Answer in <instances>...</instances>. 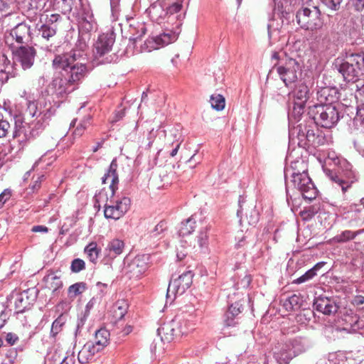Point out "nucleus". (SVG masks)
<instances>
[{
    "label": "nucleus",
    "mask_w": 364,
    "mask_h": 364,
    "mask_svg": "<svg viewBox=\"0 0 364 364\" xmlns=\"http://www.w3.org/2000/svg\"><path fill=\"white\" fill-rule=\"evenodd\" d=\"M77 47L79 49L73 48L70 53L55 55L53 60L54 69L62 70L49 83L45 91L53 102L56 99H63L73 92L90 70L86 63V44L80 42Z\"/></svg>",
    "instance_id": "1"
},
{
    "label": "nucleus",
    "mask_w": 364,
    "mask_h": 364,
    "mask_svg": "<svg viewBox=\"0 0 364 364\" xmlns=\"http://www.w3.org/2000/svg\"><path fill=\"white\" fill-rule=\"evenodd\" d=\"M55 109L50 107L43 110H39L37 103L35 101H28L27 108L25 111L26 126L30 129V134L36 136L42 132L48 124Z\"/></svg>",
    "instance_id": "2"
},
{
    "label": "nucleus",
    "mask_w": 364,
    "mask_h": 364,
    "mask_svg": "<svg viewBox=\"0 0 364 364\" xmlns=\"http://www.w3.org/2000/svg\"><path fill=\"white\" fill-rule=\"evenodd\" d=\"M308 114L315 124L327 129L336 125L340 119L338 109L331 104L310 106Z\"/></svg>",
    "instance_id": "3"
},
{
    "label": "nucleus",
    "mask_w": 364,
    "mask_h": 364,
    "mask_svg": "<svg viewBox=\"0 0 364 364\" xmlns=\"http://www.w3.org/2000/svg\"><path fill=\"white\" fill-rule=\"evenodd\" d=\"M338 72L347 82H356L364 75V53L347 55L341 63L336 64Z\"/></svg>",
    "instance_id": "4"
},
{
    "label": "nucleus",
    "mask_w": 364,
    "mask_h": 364,
    "mask_svg": "<svg viewBox=\"0 0 364 364\" xmlns=\"http://www.w3.org/2000/svg\"><path fill=\"white\" fill-rule=\"evenodd\" d=\"M115 42V33L112 29L100 34L94 44L93 55L98 63H110V57L106 56L112 49Z\"/></svg>",
    "instance_id": "5"
},
{
    "label": "nucleus",
    "mask_w": 364,
    "mask_h": 364,
    "mask_svg": "<svg viewBox=\"0 0 364 364\" xmlns=\"http://www.w3.org/2000/svg\"><path fill=\"white\" fill-rule=\"evenodd\" d=\"M299 25L306 30L321 29L323 21L321 18V12L316 6L312 8L304 7L299 9L296 15Z\"/></svg>",
    "instance_id": "6"
},
{
    "label": "nucleus",
    "mask_w": 364,
    "mask_h": 364,
    "mask_svg": "<svg viewBox=\"0 0 364 364\" xmlns=\"http://www.w3.org/2000/svg\"><path fill=\"white\" fill-rule=\"evenodd\" d=\"M274 69H276L280 79L288 87L298 79L299 75L301 74V65L296 59L289 58L284 64L274 66Z\"/></svg>",
    "instance_id": "7"
},
{
    "label": "nucleus",
    "mask_w": 364,
    "mask_h": 364,
    "mask_svg": "<svg viewBox=\"0 0 364 364\" xmlns=\"http://www.w3.org/2000/svg\"><path fill=\"white\" fill-rule=\"evenodd\" d=\"M193 274L191 270H188L177 278L172 279L167 289V297L171 294L175 296L177 294L182 295L188 289L193 282Z\"/></svg>",
    "instance_id": "8"
},
{
    "label": "nucleus",
    "mask_w": 364,
    "mask_h": 364,
    "mask_svg": "<svg viewBox=\"0 0 364 364\" xmlns=\"http://www.w3.org/2000/svg\"><path fill=\"white\" fill-rule=\"evenodd\" d=\"M14 61L19 64L23 70L31 68L36 56V50L32 46H21L14 52Z\"/></svg>",
    "instance_id": "9"
},
{
    "label": "nucleus",
    "mask_w": 364,
    "mask_h": 364,
    "mask_svg": "<svg viewBox=\"0 0 364 364\" xmlns=\"http://www.w3.org/2000/svg\"><path fill=\"white\" fill-rule=\"evenodd\" d=\"M130 204V199L124 197L111 205H106L104 210L105 218L114 220L119 219L129 210Z\"/></svg>",
    "instance_id": "10"
},
{
    "label": "nucleus",
    "mask_w": 364,
    "mask_h": 364,
    "mask_svg": "<svg viewBox=\"0 0 364 364\" xmlns=\"http://www.w3.org/2000/svg\"><path fill=\"white\" fill-rule=\"evenodd\" d=\"M292 177L291 182H312L306 169V164L303 159L291 162V168L285 171V177L288 174Z\"/></svg>",
    "instance_id": "11"
},
{
    "label": "nucleus",
    "mask_w": 364,
    "mask_h": 364,
    "mask_svg": "<svg viewBox=\"0 0 364 364\" xmlns=\"http://www.w3.org/2000/svg\"><path fill=\"white\" fill-rule=\"evenodd\" d=\"M9 38L15 40L18 44L28 45L32 41V33L31 27L26 23H17L14 27L11 30L9 36H6V41L8 42Z\"/></svg>",
    "instance_id": "12"
},
{
    "label": "nucleus",
    "mask_w": 364,
    "mask_h": 364,
    "mask_svg": "<svg viewBox=\"0 0 364 364\" xmlns=\"http://www.w3.org/2000/svg\"><path fill=\"white\" fill-rule=\"evenodd\" d=\"M147 255H138L135 257L125 267L124 271L129 278L140 277L148 269Z\"/></svg>",
    "instance_id": "13"
},
{
    "label": "nucleus",
    "mask_w": 364,
    "mask_h": 364,
    "mask_svg": "<svg viewBox=\"0 0 364 364\" xmlns=\"http://www.w3.org/2000/svg\"><path fill=\"white\" fill-rule=\"evenodd\" d=\"M178 33L170 31L168 33H164L159 36L148 38L144 46L146 49L150 52L152 50L159 49L160 47L168 45L169 43L175 41L178 38Z\"/></svg>",
    "instance_id": "14"
},
{
    "label": "nucleus",
    "mask_w": 364,
    "mask_h": 364,
    "mask_svg": "<svg viewBox=\"0 0 364 364\" xmlns=\"http://www.w3.org/2000/svg\"><path fill=\"white\" fill-rule=\"evenodd\" d=\"M273 355L278 364H289L296 357L287 342L278 343L273 349Z\"/></svg>",
    "instance_id": "15"
},
{
    "label": "nucleus",
    "mask_w": 364,
    "mask_h": 364,
    "mask_svg": "<svg viewBox=\"0 0 364 364\" xmlns=\"http://www.w3.org/2000/svg\"><path fill=\"white\" fill-rule=\"evenodd\" d=\"M38 35L41 37L44 49L48 51L51 50L55 38L56 26L43 24L38 29Z\"/></svg>",
    "instance_id": "16"
},
{
    "label": "nucleus",
    "mask_w": 364,
    "mask_h": 364,
    "mask_svg": "<svg viewBox=\"0 0 364 364\" xmlns=\"http://www.w3.org/2000/svg\"><path fill=\"white\" fill-rule=\"evenodd\" d=\"M314 307L318 311L325 315H331L337 312L338 306L336 302L328 297H317L314 303Z\"/></svg>",
    "instance_id": "17"
},
{
    "label": "nucleus",
    "mask_w": 364,
    "mask_h": 364,
    "mask_svg": "<svg viewBox=\"0 0 364 364\" xmlns=\"http://www.w3.org/2000/svg\"><path fill=\"white\" fill-rule=\"evenodd\" d=\"M339 98V92L336 87H323L317 91V99L320 105L331 104L336 102Z\"/></svg>",
    "instance_id": "18"
},
{
    "label": "nucleus",
    "mask_w": 364,
    "mask_h": 364,
    "mask_svg": "<svg viewBox=\"0 0 364 364\" xmlns=\"http://www.w3.org/2000/svg\"><path fill=\"white\" fill-rule=\"evenodd\" d=\"M324 139L322 136L318 134V130L316 127L315 124L314 122L311 121L308 131L306 132V139L302 146H311L316 147L321 145Z\"/></svg>",
    "instance_id": "19"
},
{
    "label": "nucleus",
    "mask_w": 364,
    "mask_h": 364,
    "mask_svg": "<svg viewBox=\"0 0 364 364\" xmlns=\"http://www.w3.org/2000/svg\"><path fill=\"white\" fill-rule=\"evenodd\" d=\"M294 186L292 189L298 191L303 198L308 201H311L316 198L318 193L317 188L314 183H291Z\"/></svg>",
    "instance_id": "20"
},
{
    "label": "nucleus",
    "mask_w": 364,
    "mask_h": 364,
    "mask_svg": "<svg viewBox=\"0 0 364 364\" xmlns=\"http://www.w3.org/2000/svg\"><path fill=\"white\" fill-rule=\"evenodd\" d=\"M294 102H298L301 105H306L309 98L310 92L308 86L303 82H298L295 85L294 90L291 92Z\"/></svg>",
    "instance_id": "21"
},
{
    "label": "nucleus",
    "mask_w": 364,
    "mask_h": 364,
    "mask_svg": "<svg viewBox=\"0 0 364 364\" xmlns=\"http://www.w3.org/2000/svg\"><path fill=\"white\" fill-rule=\"evenodd\" d=\"M287 342L291 346V348L295 354V356L304 353L311 345V341L306 337H296Z\"/></svg>",
    "instance_id": "22"
},
{
    "label": "nucleus",
    "mask_w": 364,
    "mask_h": 364,
    "mask_svg": "<svg viewBox=\"0 0 364 364\" xmlns=\"http://www.w3.org/2000/svg\"><path fill=\"white\" fill-rule=\"evenodd\" d=\"M99 351L94 347L92 343L87 342L78 353V361L81 364L88 363L93 360L95 355Z\"/></svg>",
    "instance_id": "23"
},
{
    "label": "nucleus",
    "mask_w": 364,
    "mask_h": 364,
    "mask_svg": "<svg viewBox=\"0 0 364 364\" xmlns=\"http://www.w3.org/2000/svg\"><path fill=\"white\" fill-rule=\"evenodd\" d=\"M109 332L105 328H100L95 332L94 341H90L92 343L94 347L100 352L107 346L109 343Z\"/></svg>",
    "instance_id": "24"
},
{
    "label": "nucleus",
    "mask_w": 364,
    "mask_h": 364,
    "mask_svg": "<svg viewBox=\"0 0 364 364\" xmlns=\"http://www.w3.org/2000/svg\"><path fill=\"white\" fill-rule=\"evenodd\" d=\"M124 247V242L119 239L110 241L105 250V256L112 259L122 253Z\"/></svg>",
    "instance_id": "25"
},
{
    "label": "nucleus",
    "mask_w": 364,
    "mask_h": 364,
    "mask_svg": "<svg viewBox=\"0 0 364 364\" xmlns=\"http://www.w3.org/2000/svg\"><path fill=\"white\" fill-rule=\"evenodd\" d=\"M309 127V124L307 122H301L289 131V136L292 137L293 140L296 136L297 138L298 145L302 146L304 144L306 132H307Z\"/></svg>",
    "instance_id": "26"
},
{
    "label": "nucleus",
    "mask_w": 364,
    "mask_h": 364,
    "mask_svg": "<svg viewBox=\"0 0 364 364\" xmlns=\"http://www.w3.org/2000/svg\"><path fill=\"white\" fill-rule=\"evenodd\" d=\"M33 301L34 299H30L28 296V291H23L16 295L14 301L15 309L18 313L23 312L25 309H28Z\"/></svg>",
    "instance_id": "27"
},
{
    "label": "nucleus",
    "mask_w": 364,
    "mask_h": 364,
    "mask_svg": "<svg viewBox=\"0 0 364 364\" xmlns=\"http://www.w3.org/2000/svg\"><path fill=\"white\" fill-rule=\"evenodd\" d=\"M336 166L347 179L351 180L350 182H354V180H358V173L353 168V166L346 159L343 158Z\"/></svg>",
    "instance_id": "28"
},
{
    "label": "nucleus",
    "mask_w": 364,
    "mask_h": 364,
    "mask_svg": "<svg viewBox=\"0 0 364 364\" xmlns=\"http://www.w3.org/2000/svg\"><path fill=\"white\" fill-rule=\"evenodd\" d=\"M119 171L118 170V164L116 159H114L107 171L102 178V182H118Z\"/></svg>",
    "instance_id": "29"
},
{
    "label": "nucleus",
    "mask_w": 364,
    "mask_h": 364,
    "mask_svg": "<svg viewBox=\"0 0 364 364\" xmlns=\"http://www.w3.org/2000/svg\"><path fill=\"white\" fill-rule=\"evenodd\" d=\"M92 117L90 114L85 116L76 126L73 132L74 138L80 137L85 132V129L91 125Z\"/></svg>",
    "instance_id": "30"
},
{
    "label": "nucleus",
    "mask_w": 364,
    "mask_h": 364,
    "mask_svg": "<svg viewBox=\"0 0 364 364\" xmlns=\"http://www.w3.org/2000/svg\"><path fill=\"white\" fill-rule=\"evenodd\" d=\"M41 161V159L36 161L34 164L33 165L32 168L26 172V173L23 176V181H27L28 180L33 181V182H42L44 180H46V178L44 174L43 173H37L35 174L34 171L36 170V168L38 166V164Z\"/></svg>",
    "instance_id": "31"
},
{
    "label": "nucleus",
    "mask_w": 364,
    "mask_h": 364,
    "mask_svg": "<svg viewBox=\"0 0 364 364\" xmlns=\"http://www.w3.org/2000/svg\"><path fill=\"white\" fill-rule=\"evenodd\" d=\"M196 220L192 215L191 218L187 219L185 222H182L178 230V234L180 236H186L190 235L194 231L196 228Z\"/></svg>",
    "instance_id": "32"
},
{
    "label": "nucleus",
    "mask_w": 364,
    "mask_h": 364,
    "mask_svg": "<svg viewBox=\"0 0 364 364\" xmlns=\"http://www.w3.org/2000/svg\"><path fill=\"white\" fill-rule=\"evenodd\" d=\"M44 279L50 289L53 291L58 290L63 286L62 281L60 277L57 276L55 273L50 272L48 274Z\"/></svg>",
    "instance_id": "33"
},
{
    "label": "nucleus",
    "mask_w": 364,
    "mask_h": 364,
    "mask_svg": "<svg viewBox=\"0 0 364 364\" xmlns=\"http://www.w3.org/2000/svg\"><path fill=\"white\" fill-rule=\"evenodd\" d=\"M364 232V230H359L355 232L351 230H345L341 234L333 237V240L337 242H346L354 239L357 235Z\"/></svg>",
    "instance_id": "34"
},
{
    "label": "nucleus",
    "mask_w": 364,
    "mask_h": 364,
    "mask_svg": "<svg viewBox=\"0 0 364 364\" xmlns=\"http://www.w3.org/2000/svg\"><path fill=\"white\" fill-rule=\"evenodd\" d=\"M66 316L60 314L52 323L50 336L55 338L63 329L66 322Z\"/></svg>",
    "instance_id": "35"
},
{
    "label": "nucleus",
    "mask_w": 364,
    "mask_h": 364,
    "mask_svg": "<svg viewBox=\"0 0 364 364\" xmlns=\"http://www.w3.org/2000/svg\"><path fill=\"white\" fill-rule=\"evenodd\" d=\"M85 252L87 254L88 259L92 263H96L100 250L97 248V245L95 242H90L85 248Z\"/></svg>",
    "instance_id": "36"
},
{
    "label": "nucleus",
    "mask_w": 364,
    "mask_h": 364,
    "mask_svg": "<svg viewBox=\"0 0 364 364\" xmlns=\"http://www.w3.org/2000/svg\"><path fill=\"white\" fill-rule=\"evenodd\" d=\"M14 130L13 132V137L17 138L23 134L24 136H27L26 126L21 116H16L14 119Z\"/></svg>",
    "instance_id": "37"
},
{
    "label": "nucleus",
    "mask_w": 364,
    "mask_h": 364,
    "mask_svg": "<svg viewBox=\"0 0 364 364\" xmlns=\"http://www.w3.org/2000/svg\"><path fill=\"white\" fill-rule=\"evenodd\" d=\"M146 31V29L145 26L141 23H138V26L136 28L131 26L129 30L131 33L129 41L133 43H136L137 41L141 39V38L145 34Z\"/></svg>",
    "instance_id": "38"
},
{
    "label": "nucleus",
    "mask_w": 364,
    "mask_h": 364,
    "mask_svg": "<svg viewBox=\"0 0 364 364\" xmlns=\"http://www.w3.org/2000/svg\"><path fill=\"white\" fill-rule=\"evenodd\" d=\"M211 107L217 110L221 111L225 108V97L220 94L212 95L210 99Z\"/></svg>",
    "instance_id": "39"
},
{
    "label": "nucleus",
    "mask_w": 364,
    "mask_h": 364,
    "mask_svg": "<svg viewBox=\"0 0 364 364\" xmlns=\"http://www.w3.org/2000/svg\"><path fill=\"white\" fill-rule=\"evenodd\" d=\"M127 311V304L124 301H118L113 307L114 316L117 320L122 319Z\"/></svg>",
    "instance_id": "40"
},
{
    "label": "nucleus",
    "mask_w": 364,
    "mask_h": 364,
    "mask_svg": "<svg viewBox=\"0 0 364 364\" xmlns=\"http://www.w3.org/2000/svg\"><path fill=\"white\" fill-rule=\"evenodd\" d=\"M318 211V208L316 205H311L305 208L303 210H301L299 215L303 220L309 221L314 218Z\"/></svg>",
    "instance_id": "41"
},
{
    "label": "nucleus",
    "mask_w": 364,
    "mask_h": 364,
    "mask_svg": "<svg viewBox=\"0 0 364 364\" xmlns=\"http://www.w3.org/2000/svg\"><path fill=\"white\" fill-rule=\"evenodd\" d=\"M86 289V284L84 282H77L71 285L68 288V294L71 298H75L82 294Z\"/></svg>",
    "instance_id": "42"
},
{
    "label": "nucleus",
    "mask_w": 364,
    "mask_h": 364,
    "mask_svg": "<svg viewBox=\"0 0 364 364\" xmlns=\"http://www.w3.org/2000/svg\"><path fill=\"white\" fill-rule=\"evenodd\" d=\"M238 324V318L236 317H233L232 316L228 315L225 313L224 316V320H223V331H225V328H228L230 327H235Z\"/></svg>",
    "instance_id": "43"
},
{
    "label": "nucleus",
    "mask_w": 364,
    "mask_h": 364,
    "mask_svg": "<svg viewBox=\"0 0 364 364\" xmlns=\"http://www.w3.org/2000/svg\"><path fill=\"white\" fill-rule=\"evenodd\" d=\"M355 124L361 129H364V107H358L356 116L354 118Z\"/></svg>",
    "instance_id": "44"
},
{
    "label": "nucleus",
    "mask_w": 364,
    "mask_h": 364,
    "mask_svg": "<svg viewBox=\"0 0 364 364\" xmlns=\"http://www.w3.org/2000/svg\"><path fill=\"white\" fill-rule=\"evenodd\" d=\"M321 1L329 9L336 11L340 9L343 0H321Z\"/></svg>",
    "instance_id": "45"
},
{
    "label": "nucleus",
    "mask_w": 364,
    "mask_h": 364,
    "mask_svg": "<svg viewBox=\"0 0 364 364\" xmlns=\"http://www.w3.org/2000/svg\"><path fill=\"white\" fill-rule=\"evenodd\" d=\"M316 275V273H314L313 269H309L307 272H305L303 275L297 278L294 281L293 283L294 284H301L304 282H306L310 279H311L314 277Z\"/></svg>",
    "instance_id": "46"
},
{
    "label": "nucleus",
    "mask_w": 364,
    "mask_h": 364,
    "mask_svg": "<svg viewBox=\"0 0 364 364\" xmlns=\"http://www.w3.org/2000/svg\"><path fill=\"white\" fill-rule=\"evenodd\" d=\"M85 268V263L81 259H75L71 263L70 269L73 272H79Z\"/></svg>",
    "instance_id": "47"
},
{
    "label": "nucleus",
    "mask_w": 364,
    "mask_h": 364,
    "mask_svg": "<svg viewBox=\"0 0 364 364\" xmlns=\"http://www.w3.org/2000/svg\"><path fill=\"white\" fill-rule=\"evenodd\" d=\"M298 102H294V107L291 113V116H294L296 119H299L304 113V109L306 105H299Z\"/></svg>",
    "instance_id": "48"
},
{
    "label": "nucleus",
    "mask_w": 364,
    "mask_h": 364,
    "mask_svg": "<svg viewBox=\"0 0 364 364\" xmlns=\"http://www.w3.org/2000/svg\"><path fill=\"white\" fill-rule=\"evenodd\" d=\"M342 159L343 157L338 155L334 151H329L327 154L326 160L330 164H333L334 166H337Z\"/></svg>",
    "instance_id": "49"
},
{
    "label": "nucleus",
    "mask_w": 364,
    "mask_h": 364,
    "mask_svg": "<svg viewBox=\"0 0 364 364\" xmlns=\"http://www.w3.org/2000/svg\"><path fill=\"white\" fill-rule=\"evenodd\" d=\"M166 223L164 221L159 222L151 232V237H156L159 236L164 230H166Z\"/></svg>",
    "instance_id": "50"
},
{
    "label": "nucleus",
    "mask_w": 364,
    "mask_h": 364,
    "mask_svg": "<svg viewBox=\"0 0 364 364\" xmlns=\"http://www.w3.org/2000/svg\"><path fill=\"white\" fill-rule=\"evenodd\" d=\"M241 308L242 305L237 302H235V304H232L230 306L226 313L228 314V316L230 315L237 318V316L241 312Z\"/></svg>",
    "instance_id": "51"
},
{
    "label": "nucleus",
    "mask_w": 364,
    "mask_h": 364,
    "mask_svg": "<svg viewBox=\"0 0 364 364\" xmlns=\"http://www.w3.org/2000/svg\"><path fill=\"white\" fill-rule=\"evenodd\" d=\"M120 0H110V6L113 20L116 21L119 14V5Z\"/></svg>",
    "instance_id": "52"
},
{
    "label": "nucleus",
    "mask_w": 364,
    "mask_h": 364,
    "mask_svg": "<svg viewBox=\"0 0 364 364\" xmlns=\"http://www.w3.org/2000/svg\"><path fill=\"white\" fill-rule=\"evenodd\" d=\"M11 196V191L9 189H5L0 194V208H1L4 204L10 198Z\"/></svg>",
    "instance_id": "53"
},
{
    "label": "nucleus",
    "mask_w": 364,
    "mask_h": 364,
    "mask_svg": "<svg viewBox=\"0 0 364 364\" xmlns=\"http://www.w3.org/2000/svg\"><path fill=\"white\" fill-rule=\"evenodd\" d=\"M193 324L188 321H184L183 325L181 323L180 326V332L181 334H186L193 330Z\"/></svg>",
    "instance_id": "54"
},
{
    "label": "nucleus",
    "mask_w": 364,
    "mask_h": 364,
    "mask_svg": "<svg viewBox=\"0 0 364 364\" xmlns=\"http://www.w3.org/2000/svg\"><path fill=\"white\" fill-rule=\"evenodd\" d=\"M18 18V16L15 14H9L8 15H6L4 18V23H7L9 26H12L13 24H15L16 19Z\"/></svg>",
    "instance_id": "55"
},
{
    "label": "nucleus",
    "mask_w": 364,
    "mask_h": 364,
    "mask_svg": "<svg viewBox=\"0 0 364 364\" xmlns=\"http://www.w3.org/2000/svg\"><path fill=\"white\" fill-rule=\"evenodd\" d=\"M182 7V4L179 2H175L172 4L168 9H167V14H173L175 13L178 12Z\"/></svg>",
    "instance_id": "56"
},
{
    "label": "nucleus",
    "mask_w": 364,
    "mask_h": 364,
    "mask_svg": "<svg viewBox=\"0 0 364 364\" xmlns=\"http://www.w3.org/2000/svg\"><path fill=\"white\" fill-rule=\"evenodd\" d=\"M358 11H364V0H348Z\"/></svg>",
    "instance_id": "57"
},
{
    "label": "nucleus",
    "mask_w": 364,
    "mask_h": 364,
    "mask_svg": "<svg viewBox=\"0 0 364 364\" xmlns=\"http://www.w3.org/2000/svg\"><path fill=\"white\" fill-rule=\"evenodd\" d=\"M207 240H208V235H207L206 232L201 231L200 232L199 235L198 236V242L199 244V246L200 247H203V246H205L207 243Z\"/></svg>",
    "instance_id": "58"
},
{
    "label": "nucleus",
    "mask_w": 364,
    "mask_h": 364,
    "mask_svg": "<svg viewBox=\"0 0 364 364\" xmlns=\"http://www.w3.org/2000/svg\"><path fill=\"white\" fill-rule=\"evenodd\" d=\"M287 299L294 309L299 308L300 298L297 295L293 294Z\"/></svg>",
    "instance_id": "59"
},
{
    "label": "nucleus",
    "mask_w": 364,
    "mask_h": 364,
    "mask_svg": "<svg viewBox=\"0 0 364 364\" xmlns=\"http://www.w3.org/2000/svg\"><path fill=\"white\" fill-rule=\"evenodd\" d=\"M18 339V336L13 333H9L6 336V341L11 346L14 345Z\"/></svg>",
    "instance_id": "60"
},
{
    "label": "nucleus",
    "mask_w": 364,
    "mask_h": 364,
    "mask_svg": "<svg viewBox=\"0 0 364 364\" xmlns=\"http://www.w3.org/2000/svg\"><path fill=\"white\" fill-rule=\"evenodd\" d=\"M81 27L86 31L89 32L94 29V24L87 21H83L81 23Z\"/></svg>",
    "instance_id": "61"
},
{
    "label": "nucleus",
    "mask_w": 364,
    "mask_h": 364,
    "mask_svg": "<svg viewBox=\"0 0 364 364\" xmlns=\"http://www.w3.org/2000/svg\"><path fill=\"white\" fill-rule=\"evenodd\" d=\"M353 304L357 306L362 305L364 304V296L362 295H357L353 300Z\"/></svg>",
    "instance_id": "62"
},
{
    "label": "nucleus",
    "mask_w": 364,
    "mask_h": 364,
    "mask_svg": "<svg viewBox=\"0 0 364 364\" xmlns=\"http://www.w3.org/2000/svg\"><path fill=\"white\" fill-rule=\"evenodd\" d=\"M48 230V228L43 225H36L32 228V231L34 232H47Z\"/></svg>",
    "instance_id": "63"
},
{
    "label": "nucleus",
    "mask_w": 364,
    "mask_h": 364,
    "mask_svg": "<svg viewBox=\"0 0 364 364\" xmlns=\"http://www.w3.org/2000/svg\"><path fill=\"white\" fill-rule=\"evenodd\" d=\"M7 318V314L5 311H2L0 313V328H1L4 326Z\"/></svg>",
    "instance_id": "64"
}]
</instances>
